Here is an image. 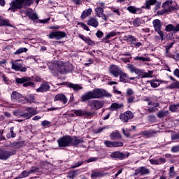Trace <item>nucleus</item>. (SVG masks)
<instances>
[{"label":"nucleus","instance_id":"f257e3e1","mask_svg":"<svg viewBox=\"0 0 179 179\" xmlns=\"http://www.w3.org/2000/svg\"><path fill=\"white\" fill-rule=\"evenodd\" d=\"M101 97H111V94L102 89H95L82 95L81 101L85 102L92 99H100Z\"/></svg>","mask_w":179,"mask_h":179},{"label":"nucleus","instance_id":"f03ea898","mask_svg":"<svg viewBox=\"0 0 179 179\" xmlns=\"http://www.w3.org/2000/svg\"><path fill=\"white\" fill-rule=\"evenodd\" d=\"M33 2H34V0H14L10 3L8 10L10 12H17L18 10H20V13L21 15L22 13L26 14V10H24L22 9L23 5H25V6H30V5H32Z\"/></svg>","mask_w":179,"mask_h":179},{"label":"nucleus","instance_id":"7ed1b4c3","mask_svg":"<svg viewBox=\"0 0 179 179\" xmlns=\"http://www.w3.org/2000/svg\"><path fill=\"white\" fill-rule=\"evenodd\" d=\"M162 6L164 9L157 11V15H164L167 13V12H173V10L176 9V8L173 6V0L166 1L162 4Z\"/></svg>","mask_w":179,"mask_h":179},{"label":"nucleus","instance_id":"20e7f679","mask_svg":"<svg viewBox=\"0 0 179 179\" xmlns=\"http://www.w3.org/2000/svg\"><path fill=\"white\" fill-rule=\"evenodd\" d=\"M31 78L30 77H22L15 78L16 83L23 84L24 87H35L34 83L31 82Z\"/></svg>","mask_w":179,"mask_h":179},{"label":"nucleus","instance_id":"39448f33","mask_svg":"<svg viewBox=\"0 0 179 179\" xmlns=\"http://www.w3.org/2000/svg\"><path fill=\"white\" fill-rule=\"evenodd\" d=\"M19 59L15 60V61H11V69L13 71H16V72H26L27 71V69L20 63H19Z\"/></svg>","mask_w":179,"mask_h":179},{"label":"nucleus","instance_id":"423d86ee","mask_svg":"<svg viewBox=\"0 0 179 179\" xmlns=\"http://www.w3.org/2000/svg\"><path fill=\"white\" fill-rule=\"evenodd\" d=\"M59 148H68L71 146V136H64L57 140Z\"/></svg>","mask_w":179,"mask_h":179},{"label":"nucleus","instance_id":"0eeeda50","mask_svg":"<svg viewBox=\"0 0 179 179\" xmlns=\"http://www.w3.org/2000/svg\"><path fill=\"white\" fill-rule=\"evenodd\" d=\"M11 100L13 101H19V103H23L24 104L25 103H27V98L23 96L19 92H17L16 91H13L11 94Z\"/></svg>","mask_w":179,"mask_h":179},{"label":"nucleus","instance_id":"6e6552de","mask_svg":"<svg viewBox=\"0 0 179 179\" xmlns=\"http://www.w3.org/2000/svg\"><path fill=\"white\" fill-rule=\"evenodd\" d=\"M153 27L157 31V33L160 36L162 40H163V37H164V34L162 31V21L160 20L156 19L152 21Z\"/></svg>","mask_w":179,"mask_h":179},{"label":"nucleus","instance_id":"1a4fd4ad","mask_svg":"<svg viewBox=\"0 0 179 179\" xmlns=\"http://www.w3.org/2000/svg\"><path fill=\"white\" fill-rule=\"evenodd\" d=\"M122 71V69L120 68V66L112 64L109 67V73L112 76H114V78H118L120 76V74H121V72Z\"/></svg>","mask_w":179,"mask_h":179},{"label":"nucleus","instance_id":"9d476101","mask_svg":"<svg viewBox=\"0 0 179 179\" xmlns=\"http://www.w3.org/2000/svg\"><path fill=\"white\" fill-rule=\"evenodd\" d=\"M48 36L51 40H54V38L55 40H61V38H64V37H66V34L61 31H52L49 35H48Z\"/></svg>","mask_w":179,"mask_h":179},{"label":"nucleus","instance_id":"9b49d317","mask_svg":"<svg viewBox=\"0 0 179 179\" xmlns=\"http://www.w3.org/2000/svg\"><path fill=\"white\" fill-rule=\"evenodd\" d=\"M136 75H138V78L143 79V78H152V75H153L152 71H148V72H145V70L137 69L136 70Z\"/></svg>","mask_w":179,"mask_h":179},{"label":"nucleus","instance_id":"f8f14e48","mask_svg":"<svg viewBox=\"0 0 179 179\" xmlns=\"http://www.w3.org/2000/svg\"><path fill=\"white\" fill-rule=\"evenodd\" d=\"M132 118H134V113L129 110L124 112L120 115V119L122 122H128V121L132 120Z\"/></svg>","mask_w":179,"mask_h":179},{"label":"nucleus","instance_id":"ddd939ff","mask_svg":"<svg viewBox=\"0 0 179 179\" xmlns=\"http://www.w3.org/2000/svg\"><path fill=\"white\" fill-rule=\"evenodd\" d=\"M103 143L106 148H120L124 146V143L121 141H110L106 140L104 141Z\"/></svg>","mask_w":179,"mask_h":179},{"label":"nucleus","instance_id":"4468645a","mask_svg":"<svg viewBox=\"0 0 179 179\" xmlns=\"http://www.w3.org/2000/svg\"><path fill=\"white\" fill-rule=\"evenodd\" d=\"M90 106L92 110H100L104 106V103L99 100H93L90 101Z\"/></svg>","mask_w":179,"mask_h":179},{"label":"nucleus","instance_id":"2eb2a0df","mask_svg":"<svg viewBox=\"0 0 179 179\" xmlns=\"http://www.w3.org/2000/svg\"><path fill=\"white\" fill-rule=\"evenodd\" d=\"M129 156V153H127V155L121 152H113L110 154V157L112 159H119V160H123V159H126V157H128Z\"/></svg>","mask_w":179,"mask_h":179},{"label":"nucleus","instance_id":"dca6fc26","mask_svg":"<svg viewBox=\"0 0 179 179\" xmlns=\"http://www.w3.org/2000/svg\"><path fill=\"white\" fill-rule=\"evenodd\" d=\"M73 113L76 117H82L83 115L90 117L93 114L92 112H88L86 110H74Z\"/></svg>","mask_w":179,"mask_h":179},{"label":"nucleus","instance_id":"f3484780","mask_svg":"<svg viewBox=\"0 0 179 179\" xmlns=\"http://www.w3.org/2000/svg\"><path fill=\"white\" fill-rule=\"evenodd\" d=\"M50 89V85L48 83H43L36 90V93H44L45 92H48Z\"/></svg>","mask_w":179,"mask_h":179},{"label":"nucleus","instance_id":"a211bd4d","mask_svg":"<svg viewBox=\"0 0 179 179\" xmlns=\"http://www.w3.org/2000/svg\"><path fill=\"white\" fill-rule=\"evenodd\" d=\"M149 173L150 171L148 168L145 166H141L135 171L134 176H138V174H140V176H146L149 174Z\"/></svg>","mask_w":179,"mask_h":179},{"label":"nucleus","instance_id":"6ab92c4d","mask_svg":"<svg viewBox=\"0 0 179 179\" xmlns=\"http://www.w3.org/2000/svg\"><path fill=\"white\" fill-rule=\"evenodd\" d=\"M57 71L60 73H68V66L62 62H59L57 63Z\"/></svg>","mask_w":179,"mask_h":179},{"label":"nucleus","instance_id":"aec40b11","mask_svg":"<svg viewBox=\"0 0 179 179\" xmlns=\"http://www.w3.org/2000/svg\"><path fill=\"white\" fill-rule=\"evenodd\" d=\"M15 155V152H9L3 150H0V159L6 160L10 156Z\"/></svg>","mask_w":179,"mask_h":179},{"label":"nucleus","instance_id":"412c9836","mask_svg":"<svg viewBox=\"0 0 179 179\" xmlns=\"http://www.w3.org/2000/svg\"><path fill=\"white\" fill-rule=\"evenodd\" d=\"M80 143H83V139L78 137L71 136V146H75L76 148H78Z\"/></svg>","mask_w":179,"mask_h":179},{"label":"nucleus","instance_id":"4be33fe9","mask_svg":"<svg viewBox=\"0 0 179 179\" xmlns=\"http://www.w3.org/2000/svg\"><path fill=\"white\" fill-rule=\"evenodd\" d=\"M55 101H62L63 104H66L68 98L63 94H59L55 96Z\"/></svg>","mask_w":179,"mask_h":179},{"label":"nucleus","instance_id":"5701e85b","mask_svg":"<svg viewBox=\"0 0 179 179\" xmlns=\"http://www.w3.org/2000/svg\"><path fill=\"white\" fill-rule=\"evenodd\" d=\"M165 30L168 32L173 31V33H177V31H179V24H176V27L171 24H169L166 26Z\"/></svg>","mask_w":179,"mask_h":179},{"label":"nucleus","instance_id":"b1692460","mask_svg":"<svg viewBox=\"0 0 179 179\" xmlns=\"http://www.w3.org/2000/svg\"><path fill=\"white\" fill-rule=\"evenodd\" d=\"M25 15L26 16H29V19L31 20H36V19H38L37 14L33 12V10L31 9L25 10Z\"/></svg>","mask_w":179,"mask_h":179},{"label":"nucleus","instance_id":"393cba45","mask_svg":"<svg viewBox=\"0 0 179 179\" xmlns=\"http://www.w3.org/2000/svg\"><path fill=\"white\" fill-rule=\"evenodd\" d=\"M157 2V0H147L145 1V6H143L144 9H146L147 10H149L150 9H152L151 6H153Z\"/></svg>","mask_w":179,"mask_h":179},{"label":"nucleus","instance_id":"a878e982","mask_svg":"<svg viewBox=\"0 0 179 179\" xmlns=\"http://www.w3.org/2000/svg\"><path fill=\"white\" fill-rule=\"evenodd\" d=\"M78 37H80V38H81V40H83V41H85L86 43V44H88V45H95L96 43H94V41H92V39H90V38L89 37H86L83 35L80 34L78 36Z\"/></svg>","mask_w":179,"mask_h":179},{"label":"nucleus","instance_id":"bb28decb","mask_svg":"<svg viewBox=\"0 0 179 179\" xmlns=\"http://www.w3.org/2000/svg\"><path fill=\"white\" fill-rule=\"evenodd\" d=\"M88 26H92V27H97L99 26V20L94 17H90L87 21Z\"/></svg>","mask_w":179,"mask_h":179},{"label":"nucleus","instance_id":"cd10ccee","mask_svg":"<svg viewBox=\"0 0 179 179\" xmlns=\"http://www.w3.org/2000/svg\"><path fill=\"white\" fill-rule=\"evenodd\" d=\"M127 10L130 12V13H133L135 15L136 13H142V10L139 8H136L134 6H130L127 7Z\"/></svg>","mask_w":179,"mask_h":179},{"label":"nucleus","instance_id":"c85d7f7f","mask_svg":"<svg viewBox=\"0 0 179 179\" xmlns=\"http://www.w3.org/2000/svg\"><path fill=\"white\" fill-rule=\"evenodd\" d=\"M119 76H120V82H123V83H128V75L127 73H124L122 71Z\"/></svg>","mask_w":179,"mask_h":179},{"label":"nucleus","instance_id":"c756f323","mask_svg":"<svg viewBox=\"0 0 179 179\" xmlns=\"http://www.w3.org/2000/svg\"><path fill=\"white\" fill-rule=\"evenodd\" d=\"M92 8H88L87 10H85L81 15V19H86L87 16H90V15H92Z\"/></svg>","mask_w":179,"mask_h":179},{"label":"nucleus","instance_id":"7c9ffc66","mask_svg":"<svg viewBox=\"0 0 179 179\" xmlns=\"http://www.w3.org/2000/svg\"><path fill=\"white\" fill-rule=\"evenodd\" d=\"M110 139H113V141H115V139H121V134L118 131H113L110 134Z\"/></svg>","mask_w":179,"mask_h":179},{"label":"nucleus","instance_id":"2f4dec72","mask_svg":"<svg viewBox=\"0 0 179 179\" xmlns=\"http://www.w3.org/2000/svg\"><path fill=\"white\" fill-rule=\"evenodd\" d=\"M122 107H124V105L122 103H113L110 105V108L113 111L120 108H122Z\"/></svg>","mask_w":179,"mask_h":179},{"label":"nucleus","instance_id":"473e14b6","mask_svg":"<svg viewBox=\"0 0 179 179\" xmlns=\"http://www.w3.org/2000/svg\"><path fill=\"white\" fill-rule=\"evenodd\" d=\"M69 87H70V89L74 90L76 92H78V90H81L82 89V87L80 85L73 83L69 84Z\"/></svg>","mask_w":179,"mask_h":179},{"label":"nucleus","instance_id":"72a5a7b5","mask_svg":"<svg viewBox=\"0 0 179 179\" xmlns=\"http://www.w3.org/2000/svg\"><path fill=\"white\" fill-rule=\"evenodd\" d=\"M95 12L98 17H101V15L104 13V8L101 7H96L95 8Z\"/></svg>","mask_w":179,"mask_h":179},{"label":"nucleus","instance_id":"f704fd0d","mask_svg":"<svg viewBox=\"0 0 179 179\" xmlns=\"http://www.w3.org/2000/svg\"><path fill=\"white\" fill-rule=\"evenodd\" d=\"M25 111H27V113H29L32 117L33 115H36V114H37V111L34 107H27L25 109Z\"/></svg>","mask_w":179,"mask_h":179},{"label":"nucleus","instance_id":"c9c22d12","mask_svg":"<svg viewBox=\"0 0 179 179\" xmlns=\"http://www.w3.org/2000/svg\"><path fill=\"white\" fill-rule=\"evenodd\" d=\"M125 38H126V40H127V41H129L132 44H134V43H136V41H138V38H136L135 36H133L131 35H128V36H125Z\"/></svg>","mask_w":179,"mask_h":179},{"label":"nucleus","instance_id":"e433bc0d","mask_svg":"<svg viewBox=\"0 0 179 179\" xmlns=\"http://www.w3.org/2000/svg\"><path fill=\"white\" fill-rule=\"evenodd\" d=\"M169 111H171V113H177V111H179L178 103L171 105L169 106Z\"/></svg>","mask_w":179,"mask_h":179},{"label":"nucleus","instance_id":"4c0bfd02","mask_svg":"<svg viewBox=\"0 0 179 179\" xmlns=\"http://www.w3.org/2000/svg\"><path fill=\"white\" fill-rule=\"evenodd\" d=\"M28 50L26 48H20L14 52V55H19L23 52H27Z\"/></svg>","mask_w":179,"mask_h":179},{"label":"nucleus","instance_id":"58836bf2","mask_svg":"<svg viewBox=\"0 0 179 179\" xmlns=\"http://www.w3.org/2000/svg\"><path fill=\"white\" fill-rule=\"evenodd\" d=\"M169 115V111L168 110H161L158 112L157 117L159 118H163L164 117H167Z\"/></svg>","mask_w":179,"mask_h":179},{"label":"nucleus","instance_id":"ea45409f","mask_svg":"<svg viewBox=\"0 0 179 179\" xmlns=\"http://www.w3.org/2000/svg\"><path fill=\"white\" fill-rule=\"evenodd\" d=\"M135 61H142L143 62H148L150 61V59L149 57H139L136 56L134 57Z\"/></svg>","mask_w":179,"mask_h":179},{"label":"nucleus","instance_id":"a19ab883","mask_svg":"<svg viewBox=\"0 0 179 179\" xmlns=\"http://www.w3.org/2000/svg\"><path fill=\"white\" fill-rule=\"evenodd\" d=\"M143 23V22H142V20H141L140 18H136L133 21V25L135 27H139V26H141V24H142Z\"/></svg>","mask_w":179,"mask_h":179},{"label":"nucleus","instance_id":"79ce46f5","mask_svg":"<svg viewBox=\"0 0 179 179\" xmlns=\"http://www.w3.org/2000/svg\"><path fill=\"white\" fill-rule=\"evenodd\" d=\"M127 69L130 71L131 73H135L136 72V70L138 68H136L134 64H128L127 66Z\"/></svg>","mask_w":179,"mask_h":179},{"label":"nucleus","instance_id":"37998d69","mask_svg":"<svg viewBox=\"0 0 179 179\" xmlns=\"http://www.w3.org/2000/svg\"><path fill=\"white\" fill-rule=\"evenodd\" d=\"M141 135L143 136H147V138H150L153 135V131L152 130H145L141 133Z\"/></svg>","mask_w":179,"mask_h":179},{"label":"nucleus","instance_id":"c03bdc74","mask_svg":"<svg viewBox=\"0 0 179 179\" xmlns=\"http://www.w3.org/2000/svg\"><path fill=\"white\" fill-rule=\"evenodd\" d=\"M103 176H104V174L101 172H94L92 175H91V178H98L99 177H103Z\"/></svg>","mask_w":179,"mask_h":179},{"label":"nucleus","instance_id":"a18cd8bd","mask_svg":"<svg viewBox=\"0 0 179 179\" xmlns=\"http://www.w3.org/2000/svg\"><path fill=\"white\" fill-rule=\"evenodd\" d=\"M169 89H179V81H176L173 83L172 84L169 85Z\"/></svg>","mask_w":179,"mask_h":179},{"label":"nucleus","instance_id":"49530a36","mask_svg":"<svg viewBox=\"0 0 179 179\" xmlns=\"http://www.w3.org/2000/svg\"><path fill=\"white\" fill-rule=\"evenodd\" d=\"M0 26H9V20H2L0 17Z\"/></svg>","mask_w":179,"mask_h":179},{"label":"nucleus","instance_id":"de8ad7c7","mask_svg":"<svg viewBox=\"0 0 179 179\" xmlns=\"http://www.w3.org/2000/svg\"><path fill=\"white\" fill-rule=\"evenodd\" d=\"M156 82H159V80H150L149 83H150V85L152 87L156 88L158 87V86H160V83H157Z\"/></svg>","mask_w":179,"mask_h":179},{"label":"nucleus","instance_id":"09e8293b","mask_svg":"<svg viewBox=\"0 0 179 179\" xmlns=\"http://www.w3.org/2000/svg\"><path fill=\"white\" fill-rule=\"evenodd\" d=\"M78 26H80L84 30H86V31H90V29H89V27L86 25L85 23L79 22Z\"/></svg>","mask_w":179,"mask_h":179},{"label":"nucleus","instance_id":"8fccbe9b","mask_svg":"<svg viewBox=\"0 0 179 179\" xmlns=\"http://www.w3.org/2000/svg\"><path fill=\"white\" fill-rule=\"evenodd\" d=\"M116 35H117V32H115V31L110 32L106 35V36L105 37V39L108 40V38H110V37H115Z\"/></svg>","mask_w":179,"mask_h":179},{"label":"nucleus","instance_id":"3c124183","mask_svg":"<svg viewBox=\"0 0 179 179\" xmlns=\"http://www.w3.org/2000/svg\"><path fill=\"white\" fill-rule=\"evenodd\" d=\"M20 117H22L23 118H26V120H30L31 117H33L29 112L25 113L24 114H22Z\"/></svg>","mask_w":179,"mask_h":179},{"label":"nucleus","instance_id":"603ef678","mask_svg":"<svg viewBox=\"0 0 179 179\" xmlns=\"http://www.w3.org/2000/svg\"><path fill=\"white\" fill-rule=\"evenodd\" d=\"M30 176V172L28 171H24L21 174V178H26V177H29Z\"/></svg>","mask_w":179,"mask_h":179},{"label":"nucleus","instance_id":"864d4df0","mask_svg":"<svg viewBox=\"0 0 179 179\" xmlns=\"http://www.w3.org/2000/svg\"><path fill=\"white\" fill-rule=\"evenodd\" d=\"M27 101H28V103H34V96L29 94L28 99L27 98Z\"/></svg>","mask_w":179,"mask_h":179},{"label":"nucleus","instance_id":"5fc2aeb1","mask_svg":"<svg viewBox=\"0 0 179 179\" xmlns=\"http://www.w3.org/2000/svg\"><path fill=\"white\" fill-rule=\"evenodd\" d=\"M169 176L170 177H174V176H176V171H174V166H171L169 169Z\"/></svg>","mask_w":179,"mask_h":179},{"label":"nucleus","instance_id":"6e6d98bb","mask_svg":"<svg viewBox=\"0 0 179 179\" xmlns=\"http://www.w3.org/2000/svg\"><path fill=\"white\" fill-rule=\"evenodd\" d=\"M83 163H85L83 160L79 161L78 162H77L78 165H71V169H76L77 167H80V166H82Z\"/></svg>","mask_w":179,"mask_h":179},{"label":"nucleus","instance_id":"4d7b16f0","mask_svg":"<svg viewBox=\"0 0 179 179\" xmlns=\"http://www.w3.org/2000/svg\"><path fill=\"white\" fill-rule=\"evenodd\" d=\"M15 129V127H12L10 129V134L11 135V138H16V134H15V131L13 130Z\"/></svg>","mask_w":179,"mask_h":179},{"label":"nucleus","instance_id":"13d9d810","mask_svg":"<svg viewBox=\"0 0 179 179\" xmlns=\"http://www.w3.org/2000/svg\"><path fill=\"white\" fill-rule=\"evenodd\" d=\"M171 152L173 153H177V152H179V145H175L172 147Z\"/></svg>","mask_w":179,"mask_h":179},{"label":"nucleus","instance_id":"bf43d9fd","mask_svg":"<svg viewBox=\"0 0 179 179\" xmlns=\"http://www.w3.org/2000/svg\"><path fill=\"white\" fill-rule=\"evenodd\" d=\"M97 8H103L104 9V6H106V3L99 1L96 3Z\"/></svg>","mask_w":179,"mask_h":179},{"label":"nucleus","instance_id":"052dcab7","mask_svg":"<svg viewBox=\"0 0 179 179\" xmlns=\"http://www.w3.org/2000/svg\"><path fill=\"white\" fill-rule=\"evenodd\" d=\"M96 37H98V38H101L103 37V36H104V34L101 31H98L96 33Z\"/></svg>","mask_w":179,"mask_h":179},{"label":"nucleus","instance_id":"680f3d73","mask_svg":"<svg viewBox=\"0 0 179 179\" xmlns=\"http://www.w3.org/2000/svg\"><path fill=\"white\" fill-rule=\"evenodd\" d=\"M13 113L14 114V115H15L16 117H20L22 115V113H20V110L17 109L15 111L13 112Z\"/></svg>","mask_w":179,"mask_h":179},{"label":"nucleus","instance_id":"e2e57ef3","mask_svg":"<svg viewBox=\"0 0 179 179\" xmlns=\"http://www.w3.org/2000/svg\"><path fill=\"white\" fill-rule=\"evenodd\" d=\"M150 163H151V164H155V165L159 164L158 159H150Z\"/></svg>","mask_w":179,"mask_h":179},{"label":"nucleus","instance_id":"0e129e2a","mask_svg":"<svg viewBox=\"0 0 179 179\" xmlns=\"http://www.w3.org/2000/svg\"><path fill=\"white\" fill-rule=\"evenodd\" d=\"M76 172H75V171H71V172H70V173H69V175H68V178H71V179L75 178V174H76Z\"/></svg>","mask_w":179,"mask_h":179},{"label":"nucleus","instance_id":"69168bd1","mask_svg":"<svg viewBox=\"0 0 179 179\" xmlns=\"http://www.w3.org/2000/svg\"><path fill=\"white\" fill-rule=\"evenodd\" d=\"M86 162L87 163H92V162H97V157L89 158Z\"/></svg>","mask_w":179,"mask_h":179},{"label":"nucleus","instance_id":"338daca9","mask_svg":"<svg viewBox=\"0 0 179 179\" xmlns=\"http://www.w3.org/2000/svg\"><path fill=\"white\" fill-rule=\"evenodd\" d=\"M155 5V10H157L158 9H160V6H162V3L160 2L157 1Z\"/></svg>","mask_w":179,"mask_h":179},{"label":"nucleus","instance_id":"774afa93","mask_svg":"<svg viewBox=\"0 0 179 179\" xmlns=\"http://www.w3.org/2000/svg\"><path fill=\"white\" fill-rule=\"evenodd\" d=\"M173 75H174V76H176V78H179V69H176L173 71Z\"/></svg>","mask_w":179,"mask_h":179}]
</instances>
